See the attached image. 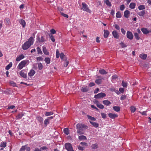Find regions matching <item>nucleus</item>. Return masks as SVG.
Segmentation results:
<instances>
[{
  "label": "nucleus",
  "mask_w": 151,
  "mask_h": 151,
  "mask_svg": "<svg viewBox=\"0 0 151 151\" xmlns=\"http://www.w3.org/2000/svg\"><path fill=\"white\" fill-rule=\"evenodd\" d=\"M77 130V133L79 135L83 134H84L83 131V129H87L88 127L84 124L78 123L76 125Z\"/></svg>",
  "instance_id": "f257e3e1"
},
{
  "label": "nucleus",
  "mask_w": 151,
  "mask_h": 151,
  "mask_svg": "<svg viewBox=\"0 0 151 151\" xmlns=\"http://www.w3.org/2000/svg\"><path fill=\"white\" fill-rule=\"evenodd\" d=\"M34 40L32 37L29 38L28 41H26L22 45V48L24 50H26L28 49L30 46L33 44Z\"/></svg>",
  "instance_id": "f03ea898"
},
{
  "label": "nucleus",
  "mask_w": 151,
  "mask_h": 151,
  "mask_svg": "<svg viewBox=\"0 0 151 151\" xmlns=\"http://www.w3.org/2000/svg\"><path fill=\"white\" fill-rule=\"evenodd\" d=\"M29 61L28 60H25L22 61L18 65V67L20 69H22L27 64H28Z\"/></svg>",
  "instance_id": "7ed1b4c3"
},
{
  "label": "nucleus",
  "mask_w": 151,
  "mask_h": 151,
  "mask_svg": "<svg viewBox=\"0 0 151 151\" xmlns=\"http://www.w3.org/2000/svg\"><path fill=\"white\" fill-rule=\"evenodd\" d=\"M82 7L81 9L83 11L90 13L91 12V10L89 8L88 5L84 2L82 3Z\"/></svg>",
  "instance_id": "20e7f679"
},
{
  "label": "nucleus",
  "mask_w": 151,
  "mask_h": 151,
  "mask_svg": "<svg viewBox=\"0 0 151 151\" xmlns=\"http://www.w3.org/2000/svg\"><path fill=\"white\" fill-rule=\"evenodd\" d=\"M65 147L67 151H74L72 145L70 143H67L65 144Z\"/></svg>",
  "instance_id": "39448f33"
},
{
  "label": "nucleus",
  "mask_w": 151,
  "mask_h": 151,
  "mask_svg": "<svg viewBox=\"0 0 151 151\" xmlns=\"http://www.w3.org/2000/svg\"><path fill=\"white\" fill-rule=\"evenodd\" d=\"M27 71L24 70H22L20 72L19 74L22 77L26 78L27 77Z\"/></svg>",
  "instance_id": "423d86ee"
},
{
  "label": "nucleus",
  "mask_w": 151,
  "mask_h": 151,
  "mask_svg": "<svg viewBox=\"0 0 151 151\" xmlns=\"http://www.w3.org/2000/svg\"><path fill=\"white\" fill-rule=\"evenodd\" d=\"M106 96V94L102 92L99 93L97 95H95L94 98L95 99H99L101 98L104 97Z\"/></svg>",
  "instance_id": "0eeeda50"
},
{
  "label": "nucleus",
  "mask_w": 151,
  "mask_h": 151,
  "mask_svg": "<svg viewBox=\"0 0 151 151\" xmlns=\"http://www.w3.org/2000/svg\"><path fill=\"white\" fill-rule=\"evenodd\" d=\"M127 38L130 40H132L133 38V35L132 32L128 31L127 32Z\"/></svg>",
  "instance_id": "6e6552de"
},
{
  "label": "nucleus",
  "mask_w": 151,
  "mask_h": 151,
  "mask_svg": "<svg viewBox=\"0 0 151 151\" xmlns=\"http://www.w3.org/2000/svg\"><path fill=\"white\" fill-rule=\"evenodd\" d=\"M108 115L109 117L112 119H114L117 117L118 116V115L117 114L113 113H109Z\"/></svg>",
  "instance_id": "1a4fd4ad"
},
{
  "label": "nucleus",
  "mask_w": 151,
  "mask_h": 151,
  "mask_svg": "<svg viewBox=\"0 0 151 151\" xmlns=\"http://www.w3.org/2000/svg\"><path fill=\"white\" fill-rule=\"evenodd\" d=\"M112 34L114 37L116 39H118L119 37V35L118 33L116 30H114L112 32Z\"/></svg>",
  "instance_id": "9d476101"
},
{
  "label": "nucleus",
  "mask_w": 151,
  "mask_h": 151,
  "mask_svg": "<svg viewBox=\"0 0 151 151\" xmlns=\"http://www.w3.org/2000/svg\"><path fill=\"white\" fill-rule=\"evenodd\" d=\"M141 31L144 34H147L149 33V30L146 28H142L141 29Z\"/></svg>",
  "instance_id": "9b49d317"
},
{
  "label": "nucleus",
  "mask_w": 151,
  "mask_h": 151,
  "mask_svg": "<svg viewBox=\"0 0 151 151\" xmlns=\"http://www.w3.org/2000/svg\"><path fill=\"white\" fill-rule=\"evenodd\" d=\"M19 23L21 24L23 28H24L26 25V23L24 20L22 19H20L19 20Z\"/></svg>",
  "instance_id": "f8f14e48"
},
{
  "label": "nucleus",
  "mask_w": 151,
  "mask_h": 151,
  "mask_svg": "<svg viewBox=\"0 0 151 151\" xmlns=\"http://www.w3.org/2000/svg\"><path fill=\"white\" fill-rule=\"evenodd\" d=\"M24 58V55L23 54L19 55L16 58V61H19Z\"/></svg>",
  "instance_id": "ddd939ff"
},
{
  "label": "nucleus",
  "mask_w": 151,
  "mask_h": 151,
  "mask_svg": "<svg viewBox=\"0 0 151 151\" xmlns=\"http://www.w3.org/2000/svg\"><path fill=\"white\" fill-rule=\"evenodd\" d=\"M130 14V11L128 10H125L124 13V17L126 18H128Z\"/></svg>",
  "instance_id": "4468645a"
},
{
  "label": "nucleus",
  "mask_w": 151,
  "mask_h": 151,
  "mask_svg": "<svg viewBox=\"0 0 151 151\" xmlns=\"http://www.w3.org/2000/svg\"><path fill=\"white\" fill-rule=\"evenodd\" d=\"M104 38H107L108 37V36L109 34V31L108 30L104 29Z\"/></svg>",
  "instance_id": "2eb2a0df"
},
{
  "label": "nucleus",
  "mask_w": 151,
  "mask_h": 151,
  "mask_svg": "<svg viewBox=\"0 0 151 151\" xmlns=\"http://www.w3.org/2000/svg\"><path fill=\"white\" fill-rule=\"evenodd\" d=\"M35 73V71L33 70H31L28 73V76L30 77L33 76Z\"/></svg>",
  "instance_id": "dca6fc26"
},
{
  "label": "nucleus",
  "mask_w": 151,
  "mask_h": 151,
  "mask_svg": "<svg viewBox=\"0 0 151 151\" xmlns=\"http://www.w3.org/2000/svg\"><path fill=\"white\" fill-rule=\"evenodd\" d=\"M96 104L97 106L100 109H103L104 108V106L98 101L96 102Z\"/></svg>",
  "instance_id": "f3484780"
},
{
  "label": "nucleus",
  "mask_w": 151,
  "mask_h": 151,
  "mask_svg": "<svg viewBox=\"0 0 151 151\" xmlns=\"http://www.w3.org/2000/svg\"><path fill=\"white\" fill-rule=\"evenodd\" d=\"M36 119L40 123H42L43 121V119L42 117L39 115L37 116Z\"/></svg>",
  "instance_id": "a211bd4d"
},
{
  "label": "nucleus",
  "mask_w": 151,
  "mask_h": 151,
  "mask_svg": "<svg viewBox=\"0 0 151 151\" xmlns=\"http://www.w3.org/2000/svg\"><path fill=\"white\" fill-rule=\"evenodd\" d=\"M145 14V10H142L140 12H138L137 14L140 17H144Z\"/></svg>",
  "instance_id": "6ab92c4d"
},
{
  "label": "nucleus",
  "mask_w": 151,
  "mask_h": 151,
  "mask_svg": "<svg viewBox=\"0 0 151 151\" xmlns=\"http://www.w3.org/2000/svg\"><path fill=\"white\" fill-rule=\"evenodd\" d=\"M42 50L44 53L46 55H48L49 52L47 51L46 47L44 46H42Z\"/></svg>",
  "instance_id": "aec40b11"
},
{
  "label": "nucleus",
  "mask_w": 151,
  "mask_h": 151,
  "mask_svg": "<svg viewBox=\"0 0 151 151\" xmlns=\"http://www.w3.org/2000/svg\"><path fill=\"white\" fill-rule=\"evenodd\" d=\"M103 103L106 106H109L111 104L110 102L107 100L103 101Z\"/></svg>",
  "instance_id": "412c9836"
},
{
  "label": "nucleus",
  "mask_w": 151,
  "mask_h": 151,
  "mask_svg": "<svg viewBox=\"0 0 151 151\" xmlns=\"http://www.w3.org/2000/svg\"><path fill=\"white\" fill-rule=\"evenodd\" d=\"M90 123L93 126L96 128H97L99 127V124L96 122H93L91 121H89Z\"/></svg>",
  "instance_id": "4be33fe9"
},
{
  "label": "nucleus",
  "mask_w": 151,
  "mask_h": 151,
  "mask_svg": "<svg viewBox=\"0 0 151 151\" xmlns=\"http://www.w3.org/2000/svg\"><path fill=\"white\" fill-rule=\"evenodd\" d=\"M63 132L66 134L68 135L69 134L70 131L68 128H66L64 129Z\"/></svg>",
  "instance_id": "5701e85b"
},
{
  "label": "nucleus",
  "mask_w": 151,
  "mask_h": 151,
  "mask_svg": "<svg viewBox=\"0 0 151 151\" xmlns=\"http://www.w3.org/2000/svg\"><path fill=\"white\" fill-rule=\"evenodd\" d=\"M114 110L116 112H119L120 111V108L119 106H114L113 107Z\"/></svg>",
  "instance_id": "b1692460"
},
{
  "label": "nucleus",
  "mask_w": 151,
  "mask_h": 151,
  "mask_svg": "<svg viewBox=\"0 0 151 151\" xmlns=\"http://www.w3.org/2000/svg\"><path fill=\"white\" fill-rule=\"evenodd\" d=\"M4 22L6 25H9L10 23V21L9 18H6L4 19Z\"/></svg>",
  "instance_id": "393cba45"
},
{
  "label": "nucleus",
  "mask_w": 151,
  "mask_h": 151,
  "mask_svg": "<svg viewBox=\"0 0 151 151\" xmlns=\"http://www.w3.org/2000/svg\"><path fill=\"white\" fill-rule=\"evenodd\" d=\"M89 90V88L87 87H82L81 89V91L83 92H86Z\"/></svg>",
  "instance_id": "a878e982"
},
{
  "label": "nucleus",
  "mask_w": 151,
  "mask_h": 151,
  "mask_svg": "<svg viewBox=\"0 0 151 151\" xmlns=\"http://www.w3.org/2000/svg\"><path fill=\"white\" fill-rule=\"evenodd\" d=\"M139 57L142 59L145 60L147 57V55L146 54H140L139 55Z\"/></svg>",
  "instance_id": "bb28decb"
},
{
  "label": "nucleus",
  "mask_w": 151,
  "mask_h": 151,
  "mask_svg": "<svg viewBox=\"0 0 151 151\" xmlns=\"http://www.w3.org/2000/svg\"><path fill=\"white\" fill-rule=\"evenodd\" d=\"M136 4L134 3H131L129 5V7L131 9H134L135 7Z\"/></svg>",
  "instance_id": "cd10ccee"
},
{
  "label": "nucleus",
  "mask_w": 151,
  "mask_h": 151,
  "mask_svg": "<svg viewBox=\"0 0 151 151\" xmlns=\"http://www.w3.org/2000/svg\"><path fill=\"white\" fill-rule=\"evenodd\" d=\"M91 147L93 149L95 150L98 148V145L96 143L95 144H92L91 146Z\"/></svg>",
  "instance_id": "c85d7f7f"
},
{
  "label": "nucleus",
  "mask_w": 151,
  "mask_h": 151,
  "mask_svg": "<svg viewBox=\"0 0 151 151\" xmlns=\"http://www.w3.org/2000/svg\"><path fill=\"white\" fill-rule=\"evenodd\" d=\"M99 72L102 75H105L107 73V72H106L104 70V69H101L99 71Z\"/></svg>",
  "instance_id": "c756f323"
},
{
  "label": "nucleus",
  "mask_w": 151,
  "mask_h": 151,
  "mask_svg": "<svg viewBox=\"0 0 151 151\" xmlns=\"http://www.w3.org/2000/svg\"><path fill=\"white\" fill-rule=\"evenodd\" d=\"M78 139L80 140H84L87 139L86 137L84 135L79 136Z\"/></svg>",
  "instance_id": "7c9ffc66"
},
{
  "label": "nucleus",
  "mask_w": 151,
  "mask_h": 151,
  "mask_svg": "<svg viewBox=\"0 0 151 151\" xmlns=\"http://www.w3.org/2000/svg\"><path fill=\"white\" fill-rule=\"evenodd\" d=\"M50 123V120H48L47 118L45 119L44 122V124L45 127H46L47 125Z\"/></svg>",
  "instance_id": "2f4dec72"
},
{
  "label": "nucleus",
  "mask_w": 151,
  "mask_h": 151,
  "mask_svg": "<svg viewBox=\"0 0 151 151\" xmlns=\"http://www.w3.org/2000/svg\"><path fill=\"white\" fill-rule=\"evenodd\" d=\"M95 82L98 85L101 84L102 82V80L101 79H97L95 80Z\"/></svg>",
  "instance_id": "473e14b6"
},
{
  "label": "nucleus",
  "mask_w": 151,
  "mask_h": 151,
  "mask_svg": "<svg viewBox=\"0 0 151 151\" xmlns=\"http://www.w3.org/2000/svg\"><path fill=\"white\" fill-rule=\"evenodd\" d=\"M45 113V115L46 116H48L50 115H51L53 114V113L52 111H46Z\"/></svg>",
  "instance_id": "72a5a7b5"
},
{
  "label": "nucleus",
  "mask_w": 151,
  "mask_h": 151,
  "mask_svg": "<svg viewBox=\"0 0 151 151\" xmlns=\"http://www.w3.org/2000/svg\"><path fill=\"white\" fill-rule=\"evenodd\" d=\"M45 63L47 64H49L50 63V59L49 58H45L44 60Z\"/></svg>",
  "instance_id": "f704fd0d"
},
{
  "label": "nucleus",
  "mask_w": 151,
  "mask_h": 151,
  "mask_svg": "<svg viewBox=\"0 0 151 151\" xmlns=\"http://www.w3.org/2000/svg\"><path fill=\"white\" fill-rule=\"evenodd\" d=\"M134 36L137 40H139L140 39L139 35L137 33L135 32L134 33Z\"/></svg>",
  "instance_id": "c9c22d12"
},
{
  "label": "nucleus",
  "mask_w": 151,
  "mask_h": 151,
  "mask_svg": "<svg viewBox=\"0 0 151 151\" xmlns=\"http://www.w3.org/2000/svg\"><path fill=\"white\" fill-rule=\"evenodd\" d=\"M6 142H1L0 146L1 147L4 148L6 147Z\"/></svg>",
  "instance_id": "e433bc0d"
},
{
  "label": "nucleus",
  "mask_w": 151,
  "mask_h": 151,
  "mask_svg": "<svg viewBox=\"0 0 151 151\" xmlns=\"http://www.w3.org/2000/svg\"><path fill=\"white\" fill-rule=\"evenodd\" d=\"M88 118L89 119L91 120V121H95L96 120V119L94 117H93L91 116L87 115V116Z\"/></svg>",
  "instance_id": "4c0bfd02"
},
{
  "label": "nucleus",
  "mask_w": 151,
  "mask_h": 151,
  "mask_svg": "<svg viewBox=\"0 0 151 151\" xmlns=\"http://www.w3.org/2000/svg\"><path fill=\"white\" fill-rule=\"evenodd\" d=\"M49 38L53 42H54L55 41V39L53 35L52 34H49Z\"/></svg>",
  "instance_id": "58836bf2"
},
{
  "label": "nucleus",
  "mask_w": 151,
  "mask_h": 151,
  "mask_svg": "<svg viewBox=\"0 0 151 151\" xmlns=\"http://www.w3.org/2000/svg\"><path fill=\"white\" fill-rule=\"evenodd\" d=\"M122 15L120 12L118 11L116 14V17L117 18H120L121 17Z\"/></svg>",
  "instance_id": "ea45409f"
},
{
  "label": "nucleus",
  "mask_w": 151,
  "mask_h": 151,
  "mask_svg": "<svg viewBox=\"0 0 151 151\" xmlns=\"http://www.w3.org/2000/svg\"><path fill=\"white\" fill-rule=\"evenodd\" d=\"M12 63H10L8 65H7L5 68L6 69V70H9L10 68L12 66Z\"/></svg>",
  "instance_id": "a19ab883"
},
{
  "label": "nucleus",
  "mask_w": 151,
  "mask_h": 151,
  "mask_svg": "<svg viewBox=\"0 0 151 151\" xmlns=\"http://www.w3.org/2000/svg\"><path fill=\"white\" fill-rule=\"evenodd\" d=\"M138 9L139 10H144L145 9V7L144 5H140L138 7Z\"/></svg>",
  "instance_id": "79ce46f5"
},
{
  "label": "nucleus",
  "mask_w": 151,
  "mask_h": 151,
  "mask_svg": "<svg viewBox=\"0 0 151 151\" xmlns=\"http://www.w3.org/2000/svg\"><path fill=\"white\" fill-rule=\"evenodd\" d=\"M131 111L132 112H134L136 110V108L134 106H131L130 107Z\"/></svg>",
  "instance_id": "37998d69"
},
{
  "label": "nucleus",
  "mask_w": 151,
  "mask_h": 151,
  "mask_svg": "<svg viewBox=\"0 0 151 151\" xmlns=\"http://www.w3.org/2000/svg\"><path fill=\"white\" fill-rule=\"evenodd\" d=\"M127 83L126 82L123 81L122 82V85L124 87H126L127 86Z\"/></svg>",
  "instance_id": "c03bdc74"
},
{
  "label": "nucleus",
  "mask_w": 151,
  "mask_h": 151,
  "mask_svg": "<svg viewBox=\"0 0 151 151\" xmlns=\"http://www.w3.org/2000/svg\"><path fill=\"white\" fill-rule=\"evenodd\" d=\"M9 83L11 85L13 86V87L16 86V83L13 81H10L9 82Z\"/></svg>",
  "instance_id": "a18cd8bd"
},
{
  "label": "nucleus",
  "mask_w": 151,
  "mask_h": 151,
  "mask_svg": "<svg viewBox=\"0 0 151 151\" xmlns=\"http://www.w3.org/2000/svg\"><path fill=\"white\" fill-rule=\"evenodd\" d=\"M127 97V96L126 95H125V94L121 96V97L120 98V99L121 100H124L126 99Z\"/></svg>",
  "instance_id": "49530a36"
},
{
  "label": "nucleus",
  "mask_w": 151,
  "mask_h": 151,
  "mask_svg": "<svg viewBox=\"0 0 151 151\" xmlns=\"http://www.w3.org/2000/svg\"><path fill=\"white\" fill-rule=\"evenodd\" d=\"M38 67L39 69L40 70H41L42 69V68H43V66L42 64L41 63H38Z\"/></svg>",
  "instance_id": "de8ad7c7"
},
{
  "label": "nucleus",
  "mask_w": 151,
  "mask_h": 151,
  "mask_svg": "<svg viewBox=\"0 0 151 151\" xmlns=\"http://www.w3.org/2000/svg\"><path fill=\"white\" fill-rule=\"evenodd\" d=\"M106 4L109 6H111V3L109 1V0H106L105 1Z\"/></svg>",
  "instance_id": "09e8293b"
},
{
  "label": "nucleus",
  "mask_w": 151,
  "mask_h": 151,
  "mask_svg": "<svg viewBox=\"0 0 151 151\" xmlns=\"http://www.w3.org/2000/svg\"><path fill=\"white\" fill-rule=\"evenodd\" d=\"M65 61L64 62V67H67L68 65L69 62L68 60H65Z\"/></svg>",
  "instance_id": "8fccbe9b"
},
{
  "label": "nucleus",
  "mask_w": 151,
  "mask_h": 151,
  "mask_svg": "<svg viewBox=\"0 0 151 151\" xmlns=\"http://www.w3.org/2000/svg\"><path fill=\"white\" fill-rule=\"evenodd\" d=\"M37 51L38 54H42V51L41 50V49H40V48L39 47H37Z\"/></svg>",
  "instance_id": "3c124183"
},
{
  "label": "nucleus",
  "mask_w": 151,
  "mask_h": 151,
  "mask_svg": "<svg viewBox=\"0 0 151 151\" xmlns=\"http://www.w3.org/2000/svg\"><path fill=\"white\" fill-rule=\"evenodd\" d=\"M125 8V6L124 4H122L120 6V9L121 11H123Z\"/></svg>",
  "instance_id": "603ef678"
},
{
  "label": "nucleus",
  "mask_w": 151,
  "mask_h": 151,
  "mask_svg": "<svg viewBox=\"0 0 151 151\" xmlns=\"http://www.w3.org/2000/svg\"><path fill=\"white\" fill-rule=\"evenodd\" d=\"M60 53L59 52L58 50H57L56 51V58H58L60 56Z\"/></svg>",
  "instance_id": "864d4df0"
},
{
  "label": "nucleus",
  "mask_w": 151,
  "mask_h": 151,
  "mask_svg": "<svg viewBox=\"0 0 151 151\" xmlns=\"http://www.w3.org/2000/svg\"><path fill=\"white\" fill-rule=\"evenodd\" d=\"M45 41V39L44 37V36H42L41 37V39L40 41V42L41 43H43Z\"/></svg>",
  "instance_id": "5fc2aeb1"
},
{
  "label": "nucleus",
  "mask_w": 151,
  "mask_h": 151,
  "mask_svg": "<svg viewBox=\"0 0 151 151\" xmlns=\"http://www.w3.org/2000/svg\"><path fill=\"white\" fill-rule=\"evenodd\" d=\"M60 56L61 59H63L65 57V55L63 52H62L60 53Z\"/></svg>",
  "instance_id": "6e6d98bb"
},
{
  "label": "nucleus",
  "mask_w": 151,
  "mask_h": 151,
  "mask_svg": "<svg viewBox=\"0 0 151 151\" xmlns=\"http://www.w3.org/2000/svg\"><path fill=\"white\" fill-rule=\"evenodd\" d=\"M101 115L102 118L104 119H105L106 117V114L104 113H101Z\"/></svg>",
  "instance_id": "4d7b16f0"
},
{
  "label": "nucleus",
  "mask_w": 151,
  "mask_h": 151,
  "mask_svg": "<svg viewBox=\"0 0 151 151\" xmlns=\"http://www.w3.org/2000/svg\"><path fill=\"white\" fill-rule=\"evenodd\" d=\"M50 32L51 33V34H55L56 33V31L53 29H51L50 31Z\"/></svg>",
  "instance_id": "13d9d810"
},
{
  "label": "nucleus",
  "mask_w": 151,
  "mask_h": 151,
  "mask_svg": "<svg viewBox=\"0 0 151 151\" xmlns=\"http://www.w3.org/2000/svg\"><path fill=\"white\" fill-rule=\"evenodd\" d=\"M26 145L23 146L22 147L20 148L19 151H24L25 150Z\"/></svg>",
  "instance_id": "bf43d9fd"
},
{
  "label": "nucleus",
  "mask_w": 151,
  "mask_h": 151,
  "mask_svg": "<svg viewBox=\"0 0 151 151\" xmlns=\"http://www.w3.org/2000/svg\"><path fill=\"white\" fill-rule=\"evenodd\" d=\"M115 28L117 29L118 30H120V27L117 24H114Z\"/></svg>",
  "instance_id": "052dcab7"
},
{
  "label": "nucleus",
  "mask_w": 151,
  "mask_h": 151,
  "mask_svg": "<svg viewBox=\"0 0 151 151\" xmlns=\"http://www.w3.org/2000/svg\"><path fill=\"white\" fill-rule=\"evenodd\" d=\"M61 14L62 15L65 17H66L67 18H68V16L67 14H65L62 12L61 13Z\"/></svg>",
  "instance_id": "680f3d73"
},
{
  "label": "nucleus",
  "mask_w": 151,
  "mask_h": 151,
  "mask_svg": "<svg viewBox=\"0 0 151 151\" xmlns=\"http://www.w3.org/2000/svg\"><path fill=\"white\" fill-rule=\"evenodd\" d=\"M36 59L38 61H42L43 60V58L41 57H37Z\"/></svg>",
  "instance_id": "e2e57ef3"
},
{
  "label": "nucleus",
  "mask_w": 151,
  "mask_h": 151,
  "mask_svg": "<svg viewBox=\"0 0 151 151\" xmlns=\"http://www.w3.org/2000/svg\"><path fill=\"white\" fill-rule=\"evenodd\" d=\"M23 115L22 114H19L18 116H17V119H21L23 116Z\"/></svg>",
  "instance_id": "0e129e2a"
},
{
  "label": "nucleus",
  "mask_w": 151,
  "mask_h": 151,
  "mask_svg": "<svg viewBox=\"0 0 151 151\" xmlns=\"http://www.w3.org/2000/svg\"><path fill=\"white\" fill-rule=\"evenodd\" d=\"M124 91V89L123 88H119V91L121 93H123Z\"/></svg>",
  "instance_id": "69168bd1"
},
{
  "label": "nucleus",
  "mask_w": 151,
  "mask_h": 151,
  "mask_svg": "<svg viewBox=\"0 0 151 151\" xmlns=\"http://www.w3.org/2000/svg\"><path fill=\"white\" fill-rule=\"evenodd\" d=\"M95 85V84L93 82H91L89 83V86L90 87H91L92 86H94Z\"/></svg>",
  "instance_id": "338daca9"
},
{
  "label": "nucleus",
  "mask_w": 151,
  "mask_h": 151,
  "mask_svg": "<svg viewBox=\"0 0 151 151\" xmlns=\"http://www.w3.org/2000/svg\"><path fill=\"white\" fill-rule=\"evenodd\" d=\"M121 45L122 47V48L126 47L127 46V45H126L123 42H122L121 44Z\"/></svg>",
  "instance_id": "774afa93"
}]
</instances>
